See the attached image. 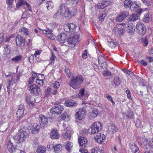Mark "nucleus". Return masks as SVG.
<instances>
[{
	"label": "nucleus",
	"mask_w": 153,
	"mask_h": 153,
	"mask_svg": "<svg viewBox=\"0 0 153 153\" xmlns=\"http://www.w3.org/2000/svg\"><path fill=\"white\" fill-rule=\"evenodd\" d=\"M149 36L143 37L142 38V40L143 42V45L145 46H146L148 44V38Z\"/></svg>",
	"instance_id": "3c124183"
},
{
	"label": "nucleus",
	"mask_w": 153,
	"mask_h": 153,
	"mask_svg": "<svg viewBox=\"0 0 153 153\" xmlns=\"http://www.w3.org/2000/svg\"><path fill=\"white\" fill-rule=\"evenodd\" d=\"M22 59V56L21 55L17 56L14 58L11 59V60L15 62H18L20 61Z\"/></svg>",
	"instance_id": "de8ad7c7"
},
{
	"label": "nucleus",
	"mask_w": 153,
	"mask_h": 153,
	"mask_svg": "<svg viewBox=\"0 0 153 153\" xmlns=\"http://www.w3.org/2000/svg\"><path fill=\"white\" fill-rule=\"evenodd\" d=\"M100 150V148L99 146H96L93 148L91 150L92 152L98 153Z\"/></svg>",
	"instance_id": "8fccbe9b"
},
{
	"label": "nucleus",
	"mask_w": 153,
	"mask_h": 153,
	"mask_svg": "<svg viewBox=\"0 0 153 153\" xmlns=\"http://www.w3.org/2000/svg\"><path fill=\"white\" fill-rule=\"evenodd\" d=\"M146 61L147 62H151L153 61V58L149 56H147L146 57Z\"/></svg>",
	"instance_id": "680f3d73"
},
{
	"label": "nucleus",
	"mask_w": 153,
	"mask_h": 153,
	"mask_svg": "<svg viewBox=\"0 0 153 153\" xmlns=\"http://www.w3.org/2000/svg\"><path fill=\"white\" fill-rule=\"evenodd\" d=\"M47 36L51 40H54L55 38V36L53 35L52 33H50V34H47Z\"/></svg>",
	"instance_id": "e2e57ef3"
},
{
	"label": "nucleus",
	"mask_w": 153,
	"mask_h": 153,
	"mask_svg": "<svg viewBox=\"0 0 153 153\" xmlns=\"http://www.w3.org/2000/svg\"><path fill=\"white\" fill-rule=\"evenodd\" d=\"M131 8V10L138 13H140L142 11V9L140 8L139 5L135 2L132 4Z\"/></svg>",
	"instance_id": "4be33fe9"
},
{
	"label": "nucleus",
	"mask_w": 153,
	"mask_h": 153,
	"mask_svg": "<svg viewBox=\"0 0 153 153\" xmlns=\"http://www.w3.org/2000/svg\"><path fill=\"white\" fill-rule=\"evenodd\" d=\"M98 113V111L96 109H94L90 112L89 118L90 120H92L96 117Z\"/></svg>",
	"instance_id": "c756f323"
},
{
	"label": "nucleus",
	"mask_w": 153,
	"mask_h": 153,
	"mask_svg": "<svg viewBox=\"0 0 153 153\" xmlns=\"http://www.w3.org/2000/svg\"><path fill=\"white\" fill-rule=\"evenodd\" d=\"M66 149L68 151L70 152L72 148L73 144L71 142L67 141L65 143Z\"/></svg>",
	"instance_id": "e433bc0d"
},
{
	"label": "nucleus",
	"mask_w": 153,
	"mask_h": 153,
	"mask_svg": "<svg viewBox=\"0 0 153 153\" xmlns=\"http://www.w3.org/2000/svg\"><path fill=\"white\" fill-rule=\"evenodd\" d=\"M125 72L129 75L132 79H134L136 76L132 72H131L128 70H126Z\"/></svg>",
	"instance_id": "37998d69"
},
{
	"label": "nucleus",
	"mask_w": 153,
	"mask_h": 153,
	"mask_svg": "<svg viewBox=\"0 0 153 153\" xmlns=\"http://www.w3.org/2000/svg\"><path fill=\"white\" fill-rule=\"evenodd\" d=\"M25 39L20 35H18L16 39V43L17 46H20L25 44Z\"/></svg>",
	"instance_id": "a211bd4d"
},
{
	"label": "nucleus",
	"mask_w": 153,
	"mask_h": 153,
	"mask_svg": "<svg viewBox=\"0 0 153 153\" xmlns=\"http://www.w3.org/2000/svg\"><path fill=\"white\" fill-rule=\"evenodd\" d=\"M66 114H62L58 117L59 120H64L66 117Z\"/></svg>",
	"instance_id": "bf43d9fd"
},
{
	"label": "nucleus",
	"mask_w": 153,
	"mask_h": 153,
	"mask_svg": "<svg viewBox=\"0 0 153 153\" xmlns=\"http://www.w3.org/2000/svg\"><path fill=\"white\" fill-rule=\"evenodd\" d=\"M79 152L81 153H88V151L84 148H80L79 150Z\"/></svg>",
	"instance_id": "69168bd1"
},
{
	"label": "nucleus",
	"mask_w": 153,
	"mask_h": 153,
	"mask_svg": "<svg viewBox=\"0 0 153 153\" xmlns=\"http://www.w3.org/2000/svg\"><path fill=\"white\" fill-rule=\"evenodd\" d=\"M84 89H82L79 91L78 94V97L80 99H82L84 92Z\"/></svg>",
	"instance_id": "864d4df0"
},
{
	"label": "nucleus",
	"mask_w": 153,
	"mask_h": 153,
	"mask_svg": "<svg viewBox=\"0 0 153 153\" xmlns=\"http://www.w3.org/2000/svg\"><path fill=\"white\" fill-rule=\"evenodd\" d=\"M76 27L75 25L73 23H67L63 26L64 30L71 34L75 33V32Z\"/></svg>",
	"instance_id": "423d86ee"
},
{
	"label": "nucleus",
	"mask_w": 153,
	"mask_h": 153,
	"mask_svg": "<svg viewBox=\"0 0 153 153\" xmlns=\"http://www.w3.org/2000/svg\"><path fill=\"white\" fill-rule=\"evenodd\" d=\"M40 126L39 125L36 124L33 125V127L31 129L32 133L36 134L38 133L39 131Z\"/></svg>",
	"instance_id": "c85d7f7f"
},
{
	"label": "nucleus",
	"mask_w": 153,
	"mask_h": 153,
	"mask_svg": "<svg viewBox=\"0 0 153 153\" xmlns=\"http://www.w3.org/2000/svg\"><path fill=\"white\" fill-rule=\"evenodd\" d=\"M102 74L104 76H111L112 75L111 72L109 70L107 69L103 71Z\"/></svg>",
	"instance_id": "c03bdc74"
},
{
	"label": "nucleus",
	"mask_w": 153,
	"mask_h": 153,
	"mask_svg": "<svg viewBox=\"0 0 153 153\" xmlns=\"http://www.w3.org/2000/svg\"><path fill=\"white\" fill-rule=\"evenodd\" d=\"M59 135L56 129H53L51 131L50 137L52 139H58L59 138Z\"/></svg>",
	"instance_id": "393cba45"
},
{
	"label": "nucleus",
	"mask_w": 153,
	"mask_h": 153,
	"mask_svg": "<svg viewBox=\"0 0 153 153\" xmlns=\"http://www.w3.org/2000/svg\"><path fill=\"white\" fill-rule=\"evenodd\" d=\"M152 19V15L150 13H148L145 14L143 20L144 22L147 23L150 21Z\"/></svg>",
	"instance_id": "7c9ffc66"
},
{
	"label": "nucleus",
	"mask_w": 153,
	"mask_h": 153,
	"mask_svg": "<svg viewBox=\"0 0 153 153\" xmlns=\"http://www.w3.org/2000/svg\"><path fill=\"white\" fill-rule=\"evenodd\" d=\"M133 2L131 0H125L124 2V5L125 8H128L131 7V8L132 4H133Z\"/></svg>",
	"instance_id": "72a5a7b5"
},
{
	"label": "nucleus",
	"mask_w": 153,
	"mask_h": 153,
	"mask_svg": "<svg viewBox=\"0 0 153 153\" xmlns=\"http://www.w3.org/2000/svg\"><path fill=\"white\" fill-rule=\"evenodd\" d=\"M113 32L117 35H121L123 34L124 29L123 28L115 27L113 30Z\"/></svg>",
	"instance_id": "b1692460"
},
{
	"label": "nucleus",
	"mask_w": 153,
	"mask_h": 153,
	"mask_svg": "<svg viewBox=\"0 0 153 153\" xmlns=\"http://www.w3.org/2000/svg\"><path fill=\"white\" fill-rule=\"evenodd\" d=\"M79 34L76 33H73L69 35L68 39L69 46L74 47L78 41Z\"/></svg>",
	"instance_id": "20e7f679"
},
{
	"label": "nucleus",
	"mask_w": 153,
	"mask_h": 153,
	"mask_svg": "<svg viewBox=\"0 0 153 153\" xmlns=\"http://www.w3.org/2000/svg\"><path fill=\"white\" fill-rule=\"evenodd\" d=\"M64 109V108L59 103L55 105V106L51 109L50 112L52 114H60Z\"/></svg>",
	"instance_id": "6e6552de"
},
{
	"label": "nucleus",
	"mask_w": 153,
	"mask_h": 153,
	"mask_svg": "<svg viewBox=\"0 0 153 153\" xmlns=\"http://www.w3.org/2000/svg\"><path fill=\"white\" fill-rule=\"evenodd\" d=\"M46 151V148L44 146H41L38 147L36 152L37 153H45Z\"/></svg>",
	"instance_id": "4c0bfd02"
},
{
	"label": "nucleus",
	"mask_w": 153,
	"mask_h": 153,
	"mask_svg": "<svg viewBox=\"0 0 153 153\" xmlns=\"http://www.w3.org/2000/svg\"><path fill=\"white\" fill-rule=\"evenodd\" d=\"M20 77V75L19 74H15V79L14 80V82H17L19 79Z\"/></svg>",
	"instance_id": "0e129e2a"
},
{
	"label": "nucleus",
	"mask_w": 153,
	"mask_h": 153,
	"mask_svg": "<svg viewBox=\"0 0 153 153\" xmlns=\"http://www.w3.org/2000/svg\"><path fill=\"white\" fill-rule=\"evenodd\" d=\"M21 32L23 34L26 35H27L28 34V31L27 29L25 27L22 28L21 29Z\"/></svg>",
	"instance_id": "603ef678"
},
{
	"label": "nucleus",
	"mask_w": 153,
	"mask_h": 153,
	"mask_svg": "<svg viewBox=\"0 0 153 153\" xmlns=\"http://www.w3.org/2000/svg\"><path fill=\"white\" fill-rule=\"evenodd\" d=\"M83 81L82 76H78L73 77L70 82V85L74 89H77L80 87V85Z\"/></svg>",
	"instance_id": "7ed1b4c3"
},
{
	"label": "nucleus",
	"mask_w": 153,
	"mask_h": 153,
	"mask_svg": "<svg viewBox=\"0 0 153 153\" xmlns=\"http://www.w3.org/2000/svg\"><path fill=\"white\" fill-rule=\"evenodd\" d=\"M72 132L73 131L71 130L68 128L66 131V132L65 133L62 134L64 138L65 139L69 138L72 134Z\"/></svg>",
	"instance_id": "a878e982"
},
{
	"label": "nucleus",
	"mask_w": 153,
	"mask_h": 153,
	"mask_svg": "<svg viewBox=\"0 0 153 153\" xmlns=\"http://www.w3.org/2000/svg\"><path fill=\"white\" fill-rule=\"evenodd\" d=\"M129 15V13L128 11H123L120 13L116 17L115 19L117 22H121L124 20Z\"/></svg>",
	"instance_id": "9b49d317"
},
{
	"label": "nucleus",
	"mask_w": 153,
	"mask_h": 153,
	"mask_svg": "<svg viewBox=\"0 0 153 153\" xmlns=\"http://www.w3.org/2000/svg\"><path fill=\"white\" fill-rule=\"evenodd\" d=\"M39 121L42 128H44L47 126L48 123V119L44 115H39Z\"/></svg>",
	"instance_id": "ddd939ff"
},
{
	"label": "nucleus",
	"mask_w": 153,
	"mask_h": 153,
	"mask_svg": "<svg viewBox=\"0 0 153 153\" xmlns=\"http://www.w3.org/2000/svg\"><path fill=\"white\" fill-rule=\"evenodd\" d=\"M106 59L105 58L102 56H100L98 57V61L100 67L103 66H113V64L109 62L107 63L105 62Z\"/></svg>",
	"instance_id": "9d476101"
},
{
	"label": "nucleus",
	"mask_w": 153,
	"mask_h": 153,
	"mask_svg": "<svg viewBox=\"0 0 153 153\" xmlns=\"http://www.w3.org/2000/svg\"><path fill=\"white\" fill-rule=\"evenodd\" d=\"M76 14V10L74 7H68L66 3H63L60 6L59 9L53 15V17L56 19L59 18L60 16L67 19H69Z\"/></svg>",
	"instance_id": "f257e3e1"
},
{
	"label": "nucleus",
	"mask_w": 153,
	"mask_h": 153,
	"mask_svg": "<svg viewBox=\"0 0 153 153\" xmlns=\"http://www.w3.org/2000/svg\"><path fill=\"white\" fill-rule=\"evenodd\" d=\"M85 116V111L83 108H80L76 112L75 117V118L79 120L83 119Z\"/></svg>",
	"instance_id": "1a4fd4ad"
},
{
	"label": "nucleus",
	"mask_w": 153,
	"mask_h": 153,
	"mask_svg": "<svg viewBox=\"0 0 153 153\" xmlns=\"http://www.w3.org/2000/svg\"><path fill=\"white\" fill-rule=\"evenodd\" d=\"M32 76L30 77L28 80V82L29 84H32L35 79L37 76V74L34 72H33L32 73Z\"/></svg>",
	"instance_id": "f704fd0d"
},
{
	"label": "nucleus",
	"mask_w": 153,
	"mask_h": 153,
	"mask_svg": "<svg viewBox=\"0 0 153 153\" xmlns=\"http://www.w3.org/2000/svg\"><path fill=\"white\" fill-rule=\"evenodd\" d=\"M138 63L139 64L141 65L144 66H146L147 65V62L144 60H142L141 61L138 62Z\"/></svg>",
	"instance_id": "13d9d810"
},
{
	"label": "nucleus",
	"mask_w": 153,
	"mask_h": 153,
	"mask_svg": "<svg viewBox=\"0 0 153 153\" xmlns=\"http://www.w3.org/2000/svg\"><path fill=\"white\" fill-rule=\"evenodd\" d=\"M106 138L105 135L102 133H98L97 135L94 137L95 141L100 144L104 143Z\"/></svg>",
	"instance_id": "f8f14e48"
},
{
	"label": "nucleus",
	"mask_w": 153,
	"mask_h": 153,
	"mask_svg": "<svg viewBox=\"0 0 153 153\" xmlns=\"http://www.w3.org/2000/svg\"><path fill=\"white\" fill-rule=\"evenodd\" d=\"M46 4L47 5L46 7L48 10L51 9L53 7V4L51 1H48L46 3Z\"/></svg>",
	"instance_id": "5fc2aeb1"
},
{
	"label": "nucleus",
	"mask_w": 153,
	"mask_h": 153,
	"mask_svg": "<svg viewBox=\"0 0 153 153\" xmlns=\"http://www.w3.org/2000/svg\"><path fill=\"white\" fill-rule=\"evenodd\" d=\"M28 90L31 93L36 95L38 94L40 91L39 87L35 84L30 85L28 88Z\"/></svg>",
	"instance_id": "4468645a"
},
{
	"label": "nucleus",
	"mask_w": 153,
	"mask_h": 153,
	"mask_svg": "<svg viewBox=\"0 0 153 153\" xmlns=\"http://www.w3.org/2000/svg\"><path fill=\"white\" fill-rule=\"evenodd\" d=\"M107 10L104 9L99 17V19L100 21H102L103 20L104 18L107 15Z\"/></svg>",
	"instance_id": "58836bf2"
},
{
	"label": "nucleus",
	"mask_w": 153,
	"mask_h": 153,
	"mask_svg": "<svg viewBox=\"0 0 153 153\" xmlns=\"http://www.w3.org/2000/svg\"><path fill=\"white\" fill-rule=\"evenodd\" d=\"M106 129L107 131L111 134L116 132L118 131V129L115 124L112 123H109L106 127Z\"/></svg>",
	"instance_id": "2eb2a0df"
},
{
	"label": "nucleus",
	"mask_w": 153,
	"mask_h": 153,
	"mask_svg": "<svg viewBox=\"0 0 153 153\" xmlns=\"http://www.w3.org/2000/svg\"><path fill=\"white\" fill-rule=\"evenodd\" d=\"M22 5H25L27 7L29 10L31 11V8L29 4L23 0H19L16 3V6L17 7H19Z\"/></svg>",
	"instance_id": "412c9836"
},
{
	"label": "nucleus",
	"mask_w": 153,
	"mask_h": 153,
	"mask_svg": "<svg viewBox=\"0 0 153 153\" xmlns=\"http://www.w3.org/2000/svg\"><path fill=\"white\" fill-rule=\"evenodd\" d=\"M78 141L80 146L83 147L86 146L88 142L87 139L82 137H80L78 138Z\"/></svg>",
	"instance_id": "6ab92c4d"
},
{
	"label": "nucleus",
	"mask_w": 153,
	"mask_h": 153,
	"mask_svg": "<svg viewBox=\"0 0 153 153\" xmlns=\"http://www.w3.org/2000/svg\"><path fill=\"white\" fill-rule=\"evenodd\" d=\"M52 86L55 89V90L53 92H52V93L53 94H55L57 92V89L59 88L60 84L58 82H56L53 84Z\"/></svg>",
	"instance_id": "c9c22d12"
},
{
	"label": "nucleus",
	"mask_w": 153,
	"mask_h": 153,
	"mask_svg": "<svg viewBox=\"0 0 153 153\" xmlns=\"http://www.w3.org/2000/svg\"><path fill=\"white\" fill-rule=\"evenodd\" d=\"M54 147L53 144L52 142L49 143L47 146L48 149L50 150H51L53 148H54Z\"/></svg>",
	"instance_id": "4d7b16f0"
},
{
	"label": "nucleus",
	"mask_w": 153,
	"mask_h": 153,
	"mask_svg": "<svg viewBox=\"0 0 153 153\" xmlns=\"http://www.w3.org/2000/svg\"><path fill=\"white\" fill-rule=\"evenodd\" d=\"M6 76L7 78L8 77V82H9L10 81V82H11L14 79L15 76V74H11L8 75H6Z\"/></svg>",
	"instance_id": "79ce46f5"
},
{
	"label": "nucleus",
	"mask_w": 153,
	"mask_h": 153,
	"mask_svg": "<svg viewBox=\"0 0 153 153\" xmlns=\"http://www.w3.org/2000/svg\"><path fill=\"white\" fill-rule=\"evenodd\" d=\"M24 109L23 105H21L19 106V109L16 112V115L17 117L20 118L24 114Z\"/></svg>",
	"instance_id": "5701e85b"
},
{
	"label": "nucleus",
	"mask_w": 153,
	"mask_h": 153,
	"mask_svg": "<svg viewBox=\"0 0 153 153\" xmlns=\"http://www.w3.org/2000/svg\"><path fill=\"white\" fill-rule=\"evenodd\" d=\"M111 2L109 0L102 1L101 3H98L97 7L99 9H103L105 7L110 5Z\"/></svg>",
	"instance_id": "f3484780"
},
{
	"label": "nucleus",
	"mask_w": 153,
	"mask_h": 153,
	"mask_svg": "<svg viewBox=\"0 0 153 153\" xmlns=\"http://www.w3.org/2000/svg\"><path fill=\"white\" fill-rule=\"evenodd\" d=\"M148 139H145L143 143L145 144H147L149 146H151L153 145V136H150V137Z\"/></svg>",
	"instance_id": "bb28decb"
},
{
	"label": "nucleus",
	"mask_w": 153,
	"mask_h": 153,
	"mask_svg": "<svg viewBox=\"0 0 153 153\" xmlns=\"http://www.w3.org/2000/svg\"><path fill=\"white\" fill-rule=\"evenodd\" d=\"M28 130L24 128L19 130L17 134L15 136L14 138L16 141L20 143L23 142L28 136Z\"/></svg>",
	"instance_id": "f03ea898"
},
{
	"label": "nucleus",
	"mask_w": 153,
	"mask_h": 153,
	"mask_svg": "<svg viewBox=\"0 0 153 153\" xmlns=\"http://www.w3.org/2000/svg\"><path fill=\"white\" fill-rule=\"evenodd\" d=\"M127 29L128 32L132 34L134 32L135 27L132 24H128L127 25Z\"/></svg>",
	"instance_id": "473e14b6"
},
{
	"label": "nucleus",
	"mask_w": 153,
	"mask_h": 153,
	"mask_svg": "<svg viewBox=\"0 0 153 153\" xmlns=\"http://www.w3.org/2000/svg\"><path fill=\"white\" fill-rule=\"evenodd\" d=\"M102 128V124L100 123L96 122L91 126L88 129V131L91 134H94L98 132Z\"/></svg>",
	"instance_id": "39448f33"
},
{
	"label": "nucleus",
	"mask_w": 153,
	"mask_h": 153,
	"mask_svg": "<svg viewBox=\"0 0 153 153\" xmlns=\"http://www.w3.org/2000/svg\"><path fill=\"white\" fill-rule=\"evenodd\" d=\"M67 35L64 33H60L57 37L56 39L61 43L65 42L67 39Z\"/></svg>",
	"instance_id": "aec40b11"
},
{
	"label": "nucleus",
	"mask_w": 153,
	"mask_h": 153,
	"mask_svg": "<svg viewBox=\"0 0 153 153\" xmlns=\"http://www.w3.org/2000/svg\"><path fill=\"white\" fill-rule=\"evenodd\" d=\"M128 117L127 119H131L132 118L134 115L132 112L129 111L127 113Z\"/></svg>",
	"instance_id": "6e6d98bb"
},
{
	"label": "nucleus",
	"mask_w": 153,
	"mask_h": 153,
	"mask_svg": "<svg viewBox=\"0 0 153 153\" xmlns=\"http://www.w3.org/2000/svg\"><path fill=\"white\" fill-rule=\"evenodd\" d=\"M6 53V58L7 59H9L10 58V54L11 52V48L5 50Z\"/></svg>",
	"instance_id": "a18cd8bd"
},
{
	"label": "nucleus",
	"mask_w": 153,
	"mask_h": 153,
	"mask_svg": "<svg viewBox=\"0 0 153 153\" xmlns=\"http://www.w3.org/2000/svg\"><path fill=\"white\" fill-rule=\"evenodd\" d=\"M114 82L115 85H119L120 82V80L119 79V78L117 77H115L114 79Z\"/></svg>",
	"instance_id": "49530a36"
},
{
	"label": "nucleus",
	"mask_w": 153,
	"mask_h": 153,
	"mask_svg": "<svg viewBox=\"0 0 153 153\" xmlns=\"http://www.w3.org/2000/svg\"><path fill=\"white\" fill-rule=\"evenodd\" d=\"M36 82L37 84L40 85H42L44 84L43 80L39 79H36Z\"/></svg>",
	"instance_id": "052dcab7"
},
{
	"label": "nucleus",
	"mask_w": 153,
	"mask_h": 153,
	"mask_svg": "<svg viewBox=\"0 0 153 153\" xmlns=\"http://www.w3.org/2000/svg\"><path fill=\"white\" fill-rule=\"evenodd\" d=\"M137 31L140 34L144 35L146 31V27L144 25L140 22H138L136 25Z\"/></svg>",
	"instance_id": "0eeeda50"
},
{
	"label": "nucleus",
	"mask_w": 153,
	"mask_h": 153,
	"mask_svg": "<svg viewBox=\"0 0 153 153\" xmlns=\"http://www.w3.org/2000/svg\"><path fill=\"white\" fill-rule=\"evenodd\" d=\"M65 72L66 73V76L68 77H70L71 76L72 74L71 73L70 71L69 68H65Z\"/></svg>",
	"instance_id": "09e8293b"
},
{
	"label": "nucleus",
	"mask_w": 153,
	"mask_h": 153,
	"mask_svg": "<svg viewBox=\"0 0 153 153\" xmlns=\"http://www.w3.org/2000/svg\"><path fill=\"white\" fill-rule=\"evenodd\" d=\"M130 148L131 151L134 153H139L140 151L138 147L136 146L134 143H131Z\"/></svg>",
	"instance_id": "cd10ccee"
},
{
	"label": "nucleus",
	"mask_w": 153,
	"mask_h": 153,
	"mask_svg": "<svg viewBox=\"0 0 153 153\" xmlns=\"http://www.w3.org/2000/svg\"><path fill=\"white\" fill-rule=\"evenodd\" d=\"M28 106L30 108H33L34 106V104L32 102H30L27 103Z\"/></svg>",
	"instance_id": "338daca9"
},
{
	"label": "nucleus",
	"mask_w": 153,
	"mask_h": 153,
	"mask_svg": "<svg viewBox=\"0 0 153 153\" xmlns=\"http://www.w3.org/2000/svg\"><path fill=\"white\" fill-rule=\"evenodd\" d=\"M7 149L10 153H15L16 151V146L10 141L7 142Z\"/></svg>",
	"instance_id": "dca6fc26"
},
{
	"label": "nucleus",
	"mask_w": 153,
	"mask_h": 153,
	"mask_svg": "<svg viewBox=\"0 0 153 153\" xmlns=\"http://www.w3.org/2000/svg\"><path fill=\"white\" fill-rule=\"evenodd\" d=\"M138 18V17L136 14H133L131 15L129 18V21H134Z\"/></svg>",
	"instance_id": "a19ab883"
},
{
	"label": "nucleus",
	"mask_w": 153,
	"mask_h": 153,
	"mask_svg": "<svg viewBox=\"0 0 153 153\" xmlns=\"http://www.w3.org/2000/svg\"><path fill=\"white\" fill-rule=\"evenodd\" d=\"M62 149V146L61 144H57L54 147V151L56 153L59 152Z\"/></svg>",
	"instance_id": "ea45409f"
},
{
	"label": "nucleus",
	"mask_w": 153,
	"mask_h": 153,
	"mask_svg": "<svg viewBox=\"0 0 153 153\" xmlns=\"http://www.w3.org/2000/svg\"><path fill=\"white\" fill-rule=\"evenodd\" d=\"M65 105L68 107L76 106V103L73 100H67L65 102Z\"/></svg>",
	"instance_id": "2f4dec72"
},
{
	"label": "nucleus",
	"mask_w": 153,
	"mask_h": 153,
	"mask_svg": "<svg viewBox=\"0 0 153 153\" xmlns=\"http://www.w3.org/2000/svg\"><path fill=\"white\" fill-rule=\"evenodd\" d=\"M34 56L32 55L28 58V60L30 63H33V62Z\"/></svg>",
	"instance_id": "774afa93"
}]
</instances>
